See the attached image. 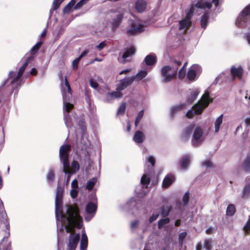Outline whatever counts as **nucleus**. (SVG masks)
Here are the masks:
<instances>
[{
	"label": "nucleus",
	"instance_id": "obj_46",
	"mask_svg": "<svg viewBox=\"0 0 250 250\" xmlns=\"http://www.w3.org/2000/svg\"><path fill=\"white\" fill-rule=\"evenodd\" d=\"M150 182V178L148 177L146 174H144L141 179V183L143 185H148Z\"/></svg>",
	"mask_w": 250,
	"mask_h": 250
},
{
	"label": "nucleus",
	"instance_id": "obj_63",
	"mask_svg": "<svg viewBox=\"0 0 250 250\" xmlns=\"http://www.w3.org/2000/svg\"><path fill=\"white\" fill-rule=\"evenodd\" d=\"M195 7L198 8L204 9L205 8V4L204 2H197L195 4Z\"/></svg>",
	"mask_w": 250,
	"mask_h": 250
},
{
	"label": "nucleus",
	"instance_id": "obj_20",
	"mask_svg": "<svg viewBox=\"0 0 250 250\" xmlns=\"http://www.w3.org/2000/svg\"><path fill=\"white\" fill-rule=\"evenodd\" d=\"M70 97H67L66 94H63V101L64 104L65 110L66 111V113H69L70 111L74 107L73 104H70L69 101Z\"/></svg>",
	"mask_w": 250,
	"mask_h": 250
},
{
	"label": "nucleus",
	"instance_id": "obj_41",
	"mask_svg": "<svg viewBox=\"0 0 250 250\" xmlns=\"http://www.w3.org/2000/svg\"><path fill=\"white\" fill-rule=\"evenodd\" d=\"M250 195V184H247L244 187L242 195V198H246Z\"/></svg>",
	"mask_w": 250,
	"mask_h": 250
},
{
	"label": "nucleus",
	"instance_id": "obj_37",
	"mask_svg": "<svg viewBox=\"0 0 250 250\" xmlns=\"http://www.w3.org/2000/svg\"><path fill=\"white\" fill-rule=\"evenodd\" d=\"M236 211L235 207L233 204H230L228 205L226 210V215L231 216L234 214Z\"/></svg>",
	"mask_w": 250,
	"mask_h": 250
},
{
	"label": "nucleus",
	"instance_id": "obj_15",
	"mask_svg": "<svg viewBox=\"0 0 250 250\" xmlns=\"http://www.w3.org/2000/svg\"><path fill=\"white\" fill-rule=\"evenodd\" d=\"M190 162V157L188 155L183 156L179 161V165L182 169H186Z\"/></svg>",
	"mask_w": 250,
	"mask_h": 250
},
{
	"label": "nucleus",
	"instance_id": "obj_38",
	"mask_svg": "<svg viewBox=\"0 0 250 250\" xmlns=\"http://www.w3.org/2000/svg\"><path fill=\"white\" fill-rule=\"evenodd\" d=\"M79 169L80 165L79 163L76 161H73L71 163V169H70L71 173L76 174L79 171Z\"/></svg>",
	"mask_w": 250,
	"mask_h": 250
},
{
	"label": "nucleus",
	"instance_id": "obj_53",
	"mask_svg": "<svg viewBox=\"0 0 250 250\" xmlns=\"http://www.w3.org/2000/svg\"><path fill=\"white\" fill-rule=\"evenodd\" d=\"M78 125L80 127V128L83 130H84L86 128L85 122L84 118H82L79 120Z\"/></svg>",
	"mask_w": 250,
	"mask_h": 250
},
{
	"label": "nucleus",
	"instance_id": "obj_55",
	"mask_svg": "<svg viewBox=\"0 0 250 250\" xmlns=\"http://www.w3.org/2000/svg\"><path fill=\"white\" fill-rule=\"evenodd\" d=\"M81 59L79 58L78 57L76 59H75L72 62V66L74 69H77L78 68V64L79 63V62L80 61Z\"/></svg>",
	"mask_w": 250,
	"mask_h": 250
},
{
	"label": "nucleus",
	"instance_id": "obj_26",
	"mask_svg": "<svg viewBox=\"0 0 250 250\" xmlns=\"http://www.w3.org/2000/svg\"><path fill=\"white\" fill-rule=\"evenodd\" d=\"M63 188L58 185L56 191L55 201H62Z\"/></svg>",
	"mask_w": 250,
	"mask_h": 250
},
{
	"label": "nucleus",
	"instance_id": "obj_61",
	"mask_svg": "<svg viewBox=\"0 0 250 250\" xmlns=\"http://www.w3.org/2000/svg\"><path fill=\"white\" fill-rule=\"evenodd\" d=\"M70 195L72 198H75L78 195V191L75 189H73L70 191Z\"/></svg>",
	"mask_w": 250,
	"mask_h": 250
},
{
	"label": "nucleus",
	"instance_id": "obj_50",
	"mask_svg": "<svg viewBox=\"0 0 250 250\" xmlns=\"http://www.w3.org/2000/svg\"><path fill=\"white\" fill-rule=\"evenodd\" d=\"M88 0H81L75 5L74 9L76 10L80 9L84 4L88 2Z\"/></svg>",
	"mask_w": 250,
	"mask_h": 250
},
{
	"label": "nucleus",
	"instance_id": "obj_13",
	"mask_svg": "<svg viewBox=\"0 0 250 250\" xmlns=\"http://www.w3.org/2000/svg\"><path fill=\"white\" fill-rule=\"evenodd\" d=\"M147 2L145 0H137L135 8L138 13L143 12L146 7Z\"/></svg>",
	"mask_w": 250,
	"mask_h": 250
},
{
	"label": "nucleus",
	"instance_id": "obj_23",
	"mask_svg": "<svg viewBox=\"0 0 250 250\" xmlns=\"http://www.w3.org/2000/svg\"><path fill=\"white\" fill-rule=\"evenodd\" d=\"M198 103L203 105L204 107H207L210 103L209 93H205Z\"/></svg>",
	"mask_w": 250,
	"mask_h": 250
},
{
	"label": "nucleus",
	"instance_id": "obj_52",
	"mask_svg": "<svg viewBox=\"0 0 250 250\" xmlns=\"http://www.w3.org/2000/svg\"><path fill=\"white\" fill-rule=\"evenodd\" d=\"M187 232H182L179 234V242L180 244L182 245L183 243L184 240L187 236Z\"/></svg>",
	"mask_w": 250,
	"mask_h": 250
},
{
	"label": "nucleus",
	"instance_id": "obj_47",
	"mask_svg": "<svg viewBox=\"0 0 250 250\" xmlns=\"http://www.w3.org/2000/svg\"><path fill=\"white\" fill-rule=\"evenodd\" d=\"M64 0H54L52 3V8L53 10H57Z\"/></svg>",
	"mask_w": 250,
	"mask_h": 250
},
{
	"label": "nucleus",
	"instance_id": "obj_9",
	"mask_svg": "<svg viewBox=\"0 0 250 250\" xmlns=\"http://www.w3.org/2000/svg\"><path fill=\"white\" fill-rule=\"evenodd\" d=\"M134 82V79L130 77H125L120 80V83L117 87V90L122 91L125 89L128 86L131 85Z\"/></svg>",
	"mask_w": 250,
	"mask_h": 250
},
{
	"label": "nucleus",
	"instance_id": "obj_49",
	"mask_svg": "<svg viewBox=\"0 0 250 250\" xmlns=\"http://www.w3.org/2000/svg\"><path fill=\"white\" fill-rule=\"evenodd\" d=\"M126 107V103L124 102L121 104L118 109V114H123L125 113Z\"/></svg>",
	"mask_w": 250,
	"mask_h": 250
},
{
	"label": "nucleus",
	"instance_id": "obj_31",
	"mask_svg": "<svg viewBox=\"0 0 250 250\" xmlns=\"http://www.w3.org/2000/svg\"><path fill=\"white\" fill-rule=\"evenodd\" d=\"M194 10L195 9L194 5H191L190 8L186 10V15L184 19L188 20V21H191V19L193 15Z\"/></svg>",
	"mask_w": 250,
	"mask_h": 250
},
{
	"label": "nucleus",
	"instance_id": "obj_43",
	"mask_svg": "<svg viewBox=\"0 0 250 250\" xmlns=\"http://www.w3.org/2000/svg\"><path fill=\"white\" fill-rule=\"evenodd\" d=\"M42 44L43 42L42 41L37 42L31 49L32 55L35 54L38 51Z\"/></svg>",
	"mask_w": 250,
	"mask_h": 250
},
{
	"label": "nucleus",
	"instance_id": "obj_11",
	"mask_svg": "<svg viewBox=\"0 0 250 250\" xmlns=\"http://www.w3.org/2000/svg\"><path fill=\"white\" fill-rule=\"evenodd\" d=\"M175 180L174 175L171 173L167 175L162 182V187L164 188H167L174 182Z\"/></svg>",
	"mask_w": 250,
	"mask_h": 250
},
{
	"label": "nucleus",
	"instance_id": "obj_25",
	"mask_svg": "<svg viewBox=\"0 0 250 250\" xmlns=\"http://www.w3.org/2000/svg\"><path fill=\"white\" fill-rule=\"evenodd\" d=\"M209 19V14L207 12H205L201 17V26L202 28L205 29L208 25Z\"/></svg>",
	"mask_w": 250,
	"mask_h": 250
},
{
	"label": "nucleus",
	"instance_id": "obj_7",
	"mask_svg": "<svg viewBox=\"0 0 250 250\" xmlns=\"http://www.w3.org/2000/svg\"><path fill=\"white\" fill-rule=\"evenodd\" d=\"M230 73L231 79L233 81L235 80L236 79L241 80L243 78L244 70L241 65H239L237 67L234 65H232L230 68Z\"/></svg>",
	"mask_w": 250,
	"mask_h": 250
},
{
	"label": "nucleus",
	"instance_id": "obj_27",
	"mask_svg": "<svg viewBox=\"0 0 250 250\" xmlns=\"http://www.w3.org/2000/svg\"><path fill=\"white\" fill-rule=\"evenodd\" d=\"M172 209L171 206L165 207L163 206L161 208V215L163 217H166L169 215V213Z\"/></svg>",
	"mask_w": 250,
	"mask_h": 250
},
{
	"label": "nucleus",
	"instance_id": "obj_60",
	"mask_svg": "<svg viewBox=\"0 0 250 250\" xmlns=\"http://www.w3.org/2000/svg\"><path fill=\"white\" fill-rule=\"evenodd\" d=\"M159 216V214H153L149 218V222L152 223L153 221L156 220Z\"/></svg>",
	"mask_w": 250,
	"mask_h": 250
},
{
	"label": "nucleus",
	"instance_id": "obj_32",
	"mask_svg": "<svg viewBox=\"0 0 250 250\" xmlns=\"http://www.w3.org/2000/svg\"><path fill=\"white\" fill-rule=\"evenodd\" d=\"M64 120L66 126L68 128H71L73 125V121L69 113H64Z\"/></svg>",
	"mask_w": 250,
	"mask_h": 250
},
{
	"label": "nucleus",
	"instance_id": "obj_28",
	"mask_svg": "<svg viewBox=\"0 0 250 250\" xmlns=\"http://www.w3.org/2000/svg\"><path fill=\"white\" fill-rule=\"evenodd\" d=\"M62 88L63 89L64 92H65V91L64 86L67 87V92H68V94L70 95L68 97H69L70 98L71 97L72 94V90L71 88L70 85L69 83V82L67 80L66 76H65L64 77V83L63 82L62 83Z\"/></svg>",
	"mask_w": 250,
	"mask_h": 250
},
{
	"label": "nucleus",
	"instance_id": "obj_62",
	"mask_svg": "<svg viewBox=\"0 0 250 250\" xmlns=\"http://www.w3.org/2000/svg\"><path fill=\"white\" fill-rule=\"evenodd\" d=\"M194 113L192 109L189 110L186 113V117L189 119L192 118Z\"/></svg>",
	"mask_w": 250,
	"mask_h": 250
},
{
	"label": "nucleus",
	"instance_id": "obj_56",
	"mask_svg": "<svg viewBox=\"0 0 250 250\" xmlns=\"http://www.w3.org/2000/svg\"><path fill=\"white\" fill-rule=\"evenodd\" d=\"M189 193L187 192L184 195L183 197V201L184 205H187L188 204L189 202Z\"/></svg>",
	"mask_w": 250,
	"mask_h": 250
},
{
	"label": "nucleus",
	"instance_id": "obj_6",
	"mask_svg": "<svg viewBox=\"0 0 250 250\" xmlns=\"http://www.w3.org/2000/svg\"><path fill=\"white\" fill-rule=\"evenodd\" d=\"M171 69L169 65H166L161 69V75L163 77L162 82L167 83L171 81L177 75V70H175L172 74H168V72Z\"/></svg>",
	"mask_w": 250,
	"mask_h": 250
},
{
	"label": "nucleus",
	"instance_id": "obj_35",
	"mask_svg": "<svg viewBox=\"0 0 250 250\" xmlns=\"http://www.w3.org/2000/svg\"><path fill=\"white\" fill-rule=\"evenodd\" d=\"M223 115H220L215 120L214 123L215 125V132H218L220 129V126L222 123Z\"/></svg>",
	"mask_w": 250,
	"mask_h": 250
},
{
	"label": "nucleus",
	"instance_id": "obj_64",
	"mask_svg": "<svg viewBox=\"0 0 250 250\" xmlns=\"http://www.w3.org/2000/svg\"><path fill=\"white\" fill-rule=\"evenodd\" d=\"M90 85L94 88H97L98 87L99 84L93 80H91L90 81Z\"/></svg>",
	"mask_w": 250,
	"mask_h": 250
},
{
	"label": "nucleus",
	"instance_id": "obj_18",
	"mask_svg": "<svg viewBox=\"0 0 250 250\" xmlns=\"http://www.w3.org/2000/svg\"><path fill=\"white\" fill-rule=\"evenodd\" d=\"M97 209V206L93 202H89L85 208L86 212L90 214H93V216L96 213Z\"/></svg>",
	"mask_w": 250,
	"mask_h": 250
},
{
	"label": "nucleus",
	"instance_id": "obj_40",
	"mask_svg": "<svg viewBox=\"0 0 250 250\" xmlns=\"http://www.w3.org/2000/svg\"><path fill=\"white\" fill-rule=\"evenodd\" d=\"M76 3L75 0H71L63 9V13H69L72 7L75 5Z\"/></svg>",
	"mask_w": 250,
	"mask_h": 250
},
{
	"label": "nucleus",
	"instance_id": "obj_12",
	"mask_svg": "<svg viewBox=\"0 0 250 250\" xmlns=\"http://www.w3.org/2000/svg\"><path fill=\"white\" fill-rule=\"evenodd\" d=\"M144 62L147 66L153 65L155 64L157 62V56L155 54L151 53L145 58Z\"/></svg>",
	"mask_w": 250,
	"mask_h": 250
},
{
	"label": "nucleus",
	"instance_id": "obj_1",
	"mask_svg": "<svg viewBox=\"0 0 250 250\" xmlns=\"http://www.w3.org/2000/svg\"><path fill=\"white\" fill-rule=\"evenodd\" d=\"M62 201H55V215L57 219L59 218L66 221L64 227L66 232L73 231L74 226L78 225V229L83 227V218L80 214V209L76 204L67 206L66 214L62 211Z\"/></svg>",
	"mask_w": 250,
	"mask_h": 250
},
{
	"label": "nucleus",
	"instance_id": "obj_33",
	"mask_svg": "<svg viewBox=\"0 0 250 250\" xmlns=\"http://www.w3.org/2000/svg\"><path fill=\"white\" fill-rule=\"evenodd\" d=\"M97 181V179L96 177H93L90 179H89L86 184V188L88 190H91L93 189L95 185L96 184Z\"/></svg>",
	"mask_w": 250,
	"mask_h": 250
},
{
	"label": "nucleus",
	"instance_id": "obj_21",
	"mask_svg": "<svg viewBox=\"0 0 250 250\" xmlns=\"http://www.w3.org/2000/svg\"><path fill=\"white\" fill-rule=\"evenodd\" d=\"M191 24V21H188V20L183 19V20L180 21L179 22V29L181 30L185 28V30L187 31L190 27Z\"/></svg>",
	"mask_w": 250,
	"mask_h": 250
},
{
	"label": "nucleus",
	"instance_id": "obj_39",
	"mask_svg": "<svg viewBox=\"0 0 250 250\" xmlns=\"http://www.w3.org/2000/svg\"><path fill=\"white\" fill-rule=\"evenodd\" d=\"M188 65V62H186L184 63L183 66L180 69L178 72V77L180 79H183L186 76V68Z\"/></svg>",
	"mask_w": 250,
	"mask_h": 250
},
{
	"label": "nucleus",
	"instance_id": "obj_51",
	"mask_svg": "<svg viewBox=\"0 0 250 250\" xmlns=\"http://www.w3.org/2000/svg\"><path fill=\"white\" fill-rule=\"evenodd\" d=\"M109 94L112 97L117 98H121L123 97V94L121 92V91H114L112 92Z\"/></svg>",
	"mask_w": 250,
	"mask_h": 250
},
{
	"label": "nucleus",
	"instance_id": "obj_17",
	"mask_svg": "<svg viewBox=\"0 0 250 250\" xmlns=\"http://www.w3.org/2000/svg\"><path fill=\"white\" fill-rule=\"evenodd\" d=\"M145 139V134L142 131L139 130H137L135 132L133 138V141L138 144L142 143L144 142Z\"/></svg>",
	"mask_w": 250,
	"mask_h": 250
},
{
	"label": "nucleus",
	"instance_id": "obj_36",
	"mask_svg": "<svg viewBox=\"0 0 250 250\" xmlns=\"http://www.w3.org/2000/svg\"><path fill=\"white\" fill-rule=\"evenodd\" d=\"M63 171L67 174L65 181L66 184H68L70 181L71 175L74 174V173H71V171H70V165L67 166L66 167L65 166H63Z\"/></svg>",
	"mask_w": 250,
	"mask_h": 250
},
{
	"label": "nucleus",
	"instance_id": "obj_24",
	"mask_svg": "<svg viewBox=\"0 0 250 250\" xmlns=\"http://www.w3.org/2000/svg\"><path fill=\"white\" fill-rule=\"evenodd\" d=\"M88 239L85 232L83 233L80 243V249L81 250H85L87 247Z\"/></svg>",
	"mask_w": 250,
	"mask_h": 250
},
{
	"label": "nucleus",
	"instance_id": "obj_54",
	"mask_svg": "<svg viewBox=\"0 0 250 250\" xmlns=\"http://www.w3.org/2000/svg\"><path fill=\"white\" fill-rule=\"evenodd\" d=\"M204 247L205 248H206V249H207V250H211V248H212V245H211V242L206 239L204 241Z\"/></svg>",
	"mask_w": 250,
	"mask_h": 250
},
{
	"label": "nucleus",
	"instance_id": "obj_22",
	"mask_svg": "<svg viewBox=\"0 0 250 250\" xmlns=\"http://www.w3.org/2000/svg\"><path fill=\"white\" fill-rule=\"evenodd\" d=\"M186 106L185 104H180L176 105L172 107L170 109V116L172 117L179 111L182 110Z\"/></svg>",
	"mask_w": 250,
	"mask_h": 250
},
{
	"label": "nucleus",
	"instance_id": "obj_14",
	"mask_svg": "<svg viewBox=\"0 0 250 250\" xmlns=\"http://www.w3.org/2000/svg\"><path fill=\"white\" fill-rule=\"evenodd\" d=\"M194 128V125L193 124H191L188 126H187L182 133V139L185 141L188 140Z\"/></svg>",
	"mask_w": 250,
	"mask_h": 250
},
{
	"label": "nucleus",
	"instance_id": "obj_42",
	"mask_svg": "<svg viewBox=\"0 0 250 250\" xmlns=\"http://www.w3.org/2000/svg\"><path fill=\"white\" fill-rule=\"evenodd\" d=\"M198 94L199 93L196 91H192L188 98V102L190 104H192L196 99Z\"/></svg>",
	"mask_w": 250,
	"mask_h": 250
},
{
	"label": "nucleus",
	"instance_id": "obj_5",
	"mask_svg": "<svg viewBox=\"0 0 250 250\" xmlns=\"http://www.w3.org/2000/svg\"><path fill=\"white\" fill-rule=\"evenodd\" d=\"M78 228V225L74 226L73 231L69 232L70 234L69 237L68 243L67 244V250H75L79 243L80 235L75 234V228Z\"/></svg>",
	"mask_w": 250,
	"mask_h": 250
},
{
	"label": "nucleus",
	"instance_id": "obj_59",
	"mask_svg": "<svg viewBox=\"0 0 250 250\" xmlns=\"http://www.w3.org/2000/svg\"><path fill=\"white\" fill-rule=\"evenodd\" d=\"M148 162L151 164L152 167H154L155 165V159L154 157L150 156L147 158Z\"/></svg>",
	"mask_w": 250,
	"mask_h": 250
},
{
	"label": "nucleus",
	"instance_id": "obj_58",
	"mask_svg": "<svg viewBox=\"0 0 250 250\" xmlns=\"http://www.w3.org/2000/svg\"><path fill=\"white\" fill-rule=\"evenodd\" d=\"M203 166L207 167H213V164L211 161L208 160L203 162Z\"/></svg>",
	"mask_w": 250,
	"mask_h": 250
},
{
	"label": "nucleus",
	"instance_id": "obj_16",
	"mask_svg": "<svg viewBox=\"0 0 250 250\" xmlns=\"http://www.w3.org/2000/svg\"><path fill=\"white\" fill-rule=\"evenodd\" d=\"M241 169L245 173L250 172V156H247L241 165Z\"/></svg>",
	"mask_w": 250,
	"mask_h": 250
},
{
	"label": "nucleus",
	"instance_id": "obj_57",
	"mask_svg": "<svg viewBox=\"0 0 250 250\" xmlns=\"http://www.w3.org/2000/svg\"><path fill=\"white\" fill-rule=\"evenodd\" d=\"M54 171L52 170H49V171L48 173L47 178L48 181H53L54 178Z\"/></svg>",
	"mask_w": 250,
	"mask_h": 250
},
{
	"label": "nucleus",
	"instance_id": "obj_30",
	"mask_svg": "<svg viewBox=\"0 0 250 250\" xmlns=\"http://www.w3.org/2000/svg\"><path fill=\"white\" fill-rule=\"evenodd\" d=\"M136 50L134 47L131 46L129 48H127L125 50L124 53L122 55V58L124 59H126L129 57L131 55H132L135 53Z\"/></svg>",
	"mask_w": 250,
	"mask_h": 250
},
{
	"label": "nucleus",
	"instance_id": "obj_2",
	"mask_svg": "<svg viewBox=\"0 0 250 250\" xmlns=\"http://www.w3.org/2000/svg\"><path fill=\"white\" fill-rule=\"evenodd\" d=\"M128 24L126 29V34L128 36L135 35L144 30V25L142 24H137L133 20H129Z\"/></svg>",
	"mask_w": 250,
	"mask_h": 250
},
{
	"label": "nucleus",
	"instance_id": "obj_45",
	"mask_svg": "<svg viewBox=\"0 0 250 250\" xmlns=\"http://www.w3.org/2000/svg\"><path fill=\"white\" fill-rule=\"evenodd\" d=\"M170 222V219L168 218L161 219L158 222V228L161 229L165 225L168 224Z\"/></svg>",
	"mask_w": 250,
	"mask_h": 250
},
{
	"label": "nucleus",
	"instance_id": "obj_44",
	"mask_svg": "<svg viewBox=\"0 0 250 250\" xmlns=\"http://www.w3.org/2000/svg\"><path fill=\"white\" fill-rule=\"evenodd\" d=\"M0 219L4 223L6 224V228L9 227V224L7 220V216L5 212H1L0 213Z\"/></svg>",
	"mask_w": 250,
	"mask_h": 250
},
{
	"label": "nucleus",
	"instance_id": "obj_8",
	"mask_svg": "<svg viewBox=\"0 0 250 250\" xmlns=\"http://www.w3.org/2000/svg\"><path fill=\"white\" fill-rule=\"evenodd\" d=\"M203 130L200 126H197L193 132L191 140L193 146H197L201 142V138L203 136Z\"/></svg>",
	"mask_w": 250,
	"mask_h": 250
},
{
	"label": "nucleus",
	"instance_id": "obj_19",
	"mask_svg": "<svg viewBox=\"0 0 250 250\" xmlns=\"http://www.w3.org/2000/svg\"><path fill=\"white\" fill-rule=\"evenodd\" d=\"M196 67L197 66L193 65L188 69L187 75V78L188 80L190 81L195 80L196 77Z\"/></svg>",
	"mask_w": 250,
	"mask_h": 250
},
{
	"label": "nucleus",
	"instance_id": "obj_29",
	"mask_svg": "<svg viewBox=\"0 0 250 250\" xmlns=\"http://www.w3.org/2000/svg\"><path fill=\"white\" fill-rule=\"evenodd\" d=\"M147 74V72L146 71L141 70L135 76H132L131 78L134 79V81L136 80L137 82H139L145 78Z\"/></svg>",
	"mask_w": 250,
	"mask_h": 250
},
{
	"label": "nucleus",
	"instance_id": "obj_10",
	"mask_svg": "<svg viewBox=\"0 0 250 250\" xmlns=\"http://www.w3.org/2000/svg\"><path fill=\"white\" fill-rule=\"evenodd\" d=\"M124 15L123 14H119L112 19L111 21V27L113 31L116 30L123 21Z\"/></svg>",
	"mask_w": 250,
	"mask_h": 250
},
{
	"label": "nucleus",
	"instance_id": "obj_4",
	"mask_svg": "<svg viewBox=\"0 0 250 250\" xmlns=\"http://www.w3.org/2000/svg\"><path fill=\"white\" fill-rule=\"evenodd\" d=\"M70 145H63L60 148L59 155L60 160L62 163L63 166L65 167L70 165L69 161V152L71 150Z\"/></svg>",
	"mask_w": 250,
	"mask_h": 250
},
{
	"label": "nucleus",
	"instance_id": "obj_48",
	"mask_svg": "<svg viewBox=\"0 0 250 250\" xmlns=\"http://www.w3.org/2000/svg\"><path fill=\"white\" fill-rule=\"evenodd\" d=\"M243 229L246 234L248 235L250 234V217L243 227Z\"/></svg>",
	"mask_w": 250,
	"mask_h": 250
},
{
	"label": "nucleus",
	"instance_id": "obj_3",
	"mask_svg": "<svg viewBox=\"0 0 250 250\" xmlns=\"http://www.w3.org/2000/svg\"><path fill=\"white\" fill-rule=\"evenodd\" d=\"M249 15H250V4L246 6L240 12L236 20V25L239 27H245Z\"/></svg>",
	"mask_w": 250,
	"mask_h": 250
},
{
	"label": "nucleus",
	"instance_id": "obj_34",
	"mask_svg": "<svg viewBox=\"0 0 250 250\" xmlns=\"http://www.w3.org/2000/svg\"><path fill=\"white\" fill-rule=\"evenodd\" d=\"M204 106L200 103L195 104L192 106V108L194 109V113L196 115H200L202 113L203 110L205 108Z\"/></svg>",
	"mask_w": 250,
	"mask_h": 250
}]
</instances>
